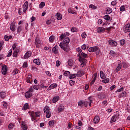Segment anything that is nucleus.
I'll return each instance as SVG.
<instances>
[{
    "mask_svg": "<svg viewBox=\"0 0 130 130\" xmlns=\"http://www.w3.org/2000/svg\"><path fill=\"white\" fill-rule=\"evenodd\" d=\"M56 67H59V66H60V61L57 60L56 63Z\"/></svg>",
    "mask_w": 130,
    "mask_h": 130,
    "instance_id": "13d9d810",
    "label": "nucleus"
},
{
    "mask_svg": "<svg viewBox=\"0 0 130 130\" xmlns=\"http://www.w3.org/2000/svg\"><path fill=\"white\" fill-rule=\"evenodd\" d=\"M81 48L82 49H83V50H85V49H86V45L84 44L81 46Z\"/></svg>",
    "mask_w": 130,
    "mask_h": 130,
    "instance_id": "774afa93",
    "label": "nucleus"
},
{
    "mask_svg": "<svg viewBox=\"0 0 130 130\" xmlns=\"http://www.w3.org/2000/svg\"><path fill=\"white\" fill-rule=\"evenodd\" d=\"M103 22V21H102V19H99L98 23L99 25H101V24H102Z\"/></svg>",
    "mask_w": 130,
    "mask_h": 130,
    "instance_id": "680f3d73",
    "label": "nucleus"
},
{
    "mask_svg": "<svg viewBox=\"0 0 130 130\" xmlns=\"http://www.w3.org/2000/svg\"><path fill=\"white\" fill-rule=\"evenodd\" d=\"M18 73H19V70H18L17 69H14L13 71V74L14 75H17V74H18Z\"/></svg>",
    "mask_w": 130,
    "mask_h": 130,
    "instance_id": "a19ab883",
    "label": "nucleus"
},
{
    "mask_svg": "<svg viewBox=\"0 0 130 130\" xmlns=\"http://www.w3.org/2000/svg\"><path fill=\"white\" fill-rule=\"evenodd\" d=\"M95 81H96V78H93V80L90 83V86H92V85H93V84H94V83H95Z\"/></svg>",
    "mask_w": 130,
    "mask_h": 130,
    "instance_id": "8fccbe9b",
    "label": "nucleus"
},
{
    "mask_svg": "<svg viewBox=\"0 0 130 130\" xmlns=\"http://www.w3.org/2000/svg\"><path fill=\"white\" fill-rule=\"evenodd\" d=\"M64 76L66 77H69V76H71V72L69 71H65L64 73Z\"/></svg>",
    "mask_w": 130,
    "mask_h": 130,
    "instance_id": "ea45409f",
    "label": "nucleus"
},
{
    "mask_svg": "<svg viewBox=\"0 0 130 130\" xmlns=\"http://www.w3.org/2000/svg\"><path fill=\"white\" fill-rule=\"evenodd\" d=\"M126 96V92L123 91L121 93V97H125Z\"/></svg>",
    "mask_w": 130,
    "mask_h": 130,
    "instance_id": "09e8293b",
    "label": "nucleus"
},
{
    "mask_svg": "<svg viewBox=\"0 0 130 130\" xmlns=\"http://www.w3.org/2000/svg\"><path fill=\"white\" fill-rule=\"evenodd\" d=\"M125 10V8L124 7V6H122L120 8V12H124Z\"/></svg>",
    "mask_w": 130,
    "mask_h": 130,
    "instance_id": "de8ad7c7",
    "label": "nucleus"
},
{
    "mask_svg": "<svg viewBox=\"0 0 130 130\" xmlns=\"http://www.w3.org/2000/svg\"><path fill=\"white\" fill-rule=\"evenodd\" d=\"M45 6V3L44 2H41L40 4L39 5V8L40 9H42L43 7Z\"/></svg>",
    "mask_w": 130,
    "mask_h": 130,
    "instance_id": "4c0bfd02",
    "label": "nucleus"
},
{
    "mask_svg": "<svg viewBox=\"0 0 130 130\" xmlns=\"http://www.w3.org/2000/svg\"><path fill=\"white\" fill-rule=\"evenodd\" d=\"M102 83H108L109 82V78H106V79H104L102 80Z\"/></svg>",
    "mask_w": 130,
    "mask_h": 130,
    "instance_id": "a18cd8bd",
    "label": "nucleus"
},
{
    "mask_svg": "<svg viewBox=\"0 0 130 130\" xmlns=\"http://www.w3.org/2000/svg\"><path fill=\"white\" fill-rule=\"evenodd\" d=\"M60 38L61 40H62L63 38H66V36H64V34H62L61 36H60Z\"/></svg>",
    "mask_w": 130,
    "mask_h": 130,
    "instance_id": "4d7b16f0",
    "label": "nucleus"
},
{
    "mask_svg": "<svg viewBox=\"0 0 130 130\" xmlns=\"http://www.w3.org/2000/svg\"><path fill=\"white\" fill-rule=\"evenodd\" d=\"M54 39H55V37L53 36H51L50 37L49 40L50 42H53V41H54Z\"/></svg>",
    "mask_w": 130,
    "mask_h": 130,
    "instance_id": "473e14b6",
    "label": "nucleus"
},
{
    "mask_svg": "<svg viewBox=\"0 0 130 130\" xmlns=\"http://www.w3.org/2000/svg\"><path fill=\"white\" fill-rule=\"evenodd\" d=\"M122 66H123V68H126L127 67V64L125 62H122Z\"/></svg>",
    "mask_w": 130,
    "mask_h": 130,
    "instance_id": "052dcab7",
    "label": "nucleus"
},
{
    "mask_svg": "<svg viewBox=\"0 0 130 130\" xmlns=\"http://www.w3.org/2000/svg\"><path fill=\"white\" fill-rule=\"evenodd\" d=\"M44 113H46V116L47 118H49V117L51 116V114L49 112V107L48 106H46L45 107L44 109Z\"/></svg>",
    "mask_w": 130,
    "mask_h": 130,
    "instance_id": "39448f33",
    "label": "nucleus"
},
{
    "mask_svg": "<svg viewBox=\"0 0 130 130\" xmlns=\"http://www.w3.org/2000/svg\"><path fill=\"white\" fill-rule=\"evenodd\" d=\"M22 30V26H19L17 28V31L18 32V33H20V32H21Z\"/></svg>",
    "mask_w": 130,
    "mask_h": 130,
    "instance_id": "49530a36",
    "label": "nucleus"
},
{
    "mask_svg": "<svg viewBox=\"0 0 130 130\" xmlns=\"http://www.w3.org/2000/svg\"><path fill=\"white\" fill-rule=\"evenodd\" d=\"M25 97L27 99L31 98L32 97V93L30 92L29 91H27L25 93Z\"/></svg>",
    "mask_w": 130,
    "mask_h": 130,
    "instance_id": "412c9836",
    "label": "nucleus"
},
{
    "mask_svg": "<svg viewBox=\"0 0 130 130\" xmlns=\"http://www.w3.org/2000/svg\"><path fill=\"white\" fill-rule=\"evenodd\" d=\"M83 104H84V102H83L82 101H80L78 102L79 106H81V105H83Z\"/></svg>",
    "mask_w": 130,
    "mask_h": 130,
    "instance_id": "e2e57ef3",
    "label": "nucleus"
},
{
    "mask_svg": "<svg viewBox=\"0 0 130 130\" xmlns=\"http://www.w3.org/2000/svg\"><path fill=\"white\" fill-rule=\"evenodd\" d=\"M49 124L50 126H53L54 125V121L53 120H51L49 122Z\"/></svg>",
    "mask_w": 130,
    "mask_h": 130,
    "instance_id": "37998d69",
    "label": "nucleus"
},
{
    "mask_svg": "<svg viewBox=\"0 0 130 130\" xmlns=\"http://www.w3.org/2000/svg\"><path fill=\"white\" fill-rule=\"evenodd\" d=\"M21 127L22 129L23 130H27L28 129V126H27V125L25 123V122H22L21 123Z\"/></svg>",
    "mask_w": 130,
    "mask_h": 130,
    "instance_id": "f3484780",
    "label": "nucleus"
},
{
    "mask_svg": "<svg viewBox=\"0 0 130 130\" xmlns=\"http://www.w3.org/2000/svg\"><path fill=\"white\" fill-rule=\"evenodd\" d=\"M12 54H13V51L12 50H10L8 52L7 57H10V56H11V55H12Z\"/></svg>",
    "mask_w": 130,
    "mask_h": 130,
    "instance_id": "c03bdc74",
    "label": "nucleus"
},
{
    "mask_svg": "<svg viewBox=\"0 0 130 130\" xmlns=\"http://www.w3.org/2000/svg\"><path fill=\"white\" fill-rule=\"evenodd\" d=\"M59 100V96L58 95H55L52 100L53 103H56L57 101H58Z\"/></svg>",
    "mask_w": 130,
    "mask_h": 130,
    "instance_id": "a211bd4d",
    "label": "nucleus"
},
{
    "mask_svg": "<svg viewBox=\"0 0 130 130\" xmlns=\"http://www.w3.org/2000/svg\"><path fill=\"white\" fill-rule=\"evenodd\" d=\"M56 18L57 20H61L62 19V15L59 13H57L56 14Z\"/></svg>",
    "mask_w": 130,
    "mask_h": 130,
    "instance_id": "6ab92c4d",
    "label": "nucleus"
},
{
    "mask_svg": "<svg viewBox=\"0 0 130 130\" xmlns=\"http://www.w3.org/2000/svg\"><path fill=\"white\" fill-rule=\"evenodd\" d=\"M100 120V118L99 117V116H95L93 120V123H95L96 124V123H98V122H99Z\"/></svg>",
    "mask_w": 130,
    "mask_h": 130,
    "instance_id": "dca6fc26",
    "label": "nucleus"
},
{
    "mask_svg": "<svg viewBox=\"0 0 130 130\" xmlns=\"http://www.w3.org/2000/svg\"><path fill=\"white\" fill-rule=\"evenodd\" d=\"M100 77L103 80H104V79L106 78V77H105V74L102 71L100 72Z\"/></svg>",
    "mask_w": 130,
    "mask_h": 130,
    "instance_id": "c85d7f7f",
    "label": "nucleus"
},
{
    "mask_svg": "<svg viewBox=\"0 0 130 130\" xmlns=\"http://www.w3.org/2000/svg\"><path fill=\"white\" fill-rule=\"evenodd\" d=\"M4 109H7L8 108V104L6 102H3V107Z\"/></svg>",
    "mask_w": 130,
    "mask_h": 130,
    "instance_id": "f704fd0d",
    "label": "nucleus"
},
{
    "mask_svg": "<svg viewBox=\"0 0 130 130\" xmlns=\"http://www.w3.org/2000/svg\"><path fill=\"white\" fill-rule=\"evenodd\" d=\"M121 67H122V65L121 64V63H119L118 64V66L116 70V73H117V72H119L120 70H121Z\"/></svg>",
    "mask_w": 130,
    "mask_h": 130,
    "instance_id": "4be33fe9",
    "label": "nucleus"
},
{
    "mask_svg": "<svg viewBox=\"0 0 130 130\" xmlns=\"http://www.w3.org/2000/svg\"><path fill=\"white\" fill-rule=\"evenodd\" d=\"M105 31V29L104 27H99L98 28V33H101L102 32H104Z\"/></svg>",
    "mask_w": 130,
    "mask_h": 130,
    "instance_id": "a878e982",
    "label": "nucleus"
},
{
    "mask_svg": "<svg viewBox=\"0 0 130 130\" xmlns=\"http://www.w3.org/2000/svg\"><path fill=\"white\" fill-rule=\"evenodd\" d=\"M110 55L112 56H117V54H116V53L114 52V51L111 50L110 52Z\"/></svg>",
    "mask_w": 130,
    "mask_h": 130,
    "instance_id": "2f4dec72",
    "label": "nucleus"
},
{
    "mask_svg": "<svg viewBox=\"0 0 130 130\" xmlns=\"http://www.w3.org/2000/svg\"><path fill=\"white\" fill-rule=\"evenodd\" d=\"M64 109V107L62 105H60L58 107V112H61Z\"/></svg>",
    "mask_w": 130,
    "mask_h": 130,
    "instance_id": "393cba45",
    "label": "nucleus"
},
{
    "mask_svg": "<svg viewBox=\"0 0 130 130\" xmlns=\"http://www.w3.org/2000/svg\"><path fill=\"white\" fill-rule=\"evenodd\" d=\"M104 18L105 20H106V21H109L110 20V16H109L108 15H107L104 16Z\"/></svg>",
    "mask_w": 130,
    "mask_h": 130,
    "instance_id": "58836bf2",
    "label": "nucleus"
},
{
    "mask_svg": "<svg viewBox=\"0 0 130 130\" xmlns=\"http://www.w3.org/2000/svg\"><path fill=\"white\" fill-rule=\"evenodd\" d=\"M77 30H78V28H77L73 27V28L71 29V32H77Z\"/></svg>",
    "mask_w": 130,
    "mask_h": 130,
    "instance_id": "3c124183",
    "label": "nucleus"
},
{
    "mask_svg": "<svg viewBox=\"0 0 130 130\" xmlns=\"http://www.w3.org/2000/svg\"><path fill=\"white\" fill-rule=\"evenodd\" d=\"M23 68H28L27 62H24L23 64Z\"/></svg>",
    "mask_w": 130,
    "mask_h": 130,
    "instance_id": "bf43d9fd",
    "label": "nucleus"
},
{
    "mask_svg": "<svg viewBox=\"0 0 130 130\" xmlns=\"http://www.w3.org/2000/svg\"><path fill=\"white\" fill-rule=\"evenodd\" d=\"M31 55H32V52L31 51H28L24 54V58L25 59L29 58V57H30V56H31Z\"/></svg>",
    "mask_w": 130,
    "mask_h": 130,
    "instance_id": "4468645a",
    "label": "nucleus"
},
{
    "mask_svg": "<svg viewBox=\"0 0 130 130\" xmlns=\"http://www.w3.org/2000/svg\"><path fill=\"white\" fill-rule=\"evenodd\" d=\"M78 56H79V60L80 62H81V65L83 64L85 66L86 63H87V59L82 57V56H81V53L78 54Z\"/></svg>",
    "mask_w": 130,
    "mask_h": 130,
    "instance_id": "423d86ee",
    "label": "nucleus"
},
{
    "mask_svg": "<svg viewBox=\"0 0 130 130\" xmlns=\"http://www.w3.org/2000/svg\"><path fill=\"white\" fill-rule=\"evenodd\" d=\"M77 76V74H73L71 75H70V76H69V78L70 79V80H73V79H75V78H76Z\"/></svg>",
    "mask_w": 130,
    "mask_h": 130,
    "instance_id": "7c9ffc66",
    "label": "nucleus"
},
{
    "mask_svg": "<svg viewBox=\"0 0 130 130\" xmlns=\"http://www.w3.org/2000/svg\"><path fill=\"white\" fill-rule=\"evenodd\" d=\"M69 83H70V85H71V86H73V85H74V84H75V81H73V80H70L69 81Z\"/></svg>",
    "mask_w": 130,
    "mask_h": 130,
    "instance_id": "69168bd1",
    "label": "nucleus"
},
{
    "mask_svg": "<svg viewBox=\"0 0 130 130\" xmlns=\"http://www.w3.org/2000/svg\"><path fill=\"white\" fill-rule=\"evenodd\" d=\"M81 37H82V38H86V37H87V34H86V32H83V34H82L81 35Z\"/></svg>",
    "mask_w": 130,
    "mask_h": 130,
    "instance_id": "603ef678",
    "label": "nucleus"
},
{
    "mask_svg": "<svg viewBox=\"0 0 130 130\" xmlns=\"http://www.w3.org/2000/svg\"><path fill=\"white\" fill-rule=\"evenodd\" d=\"M88 99L89 102H84L83 103L85 107H87L88 104L89 105V107H91V103H93V99L92 98V97L89 96Z\"/></svg>",
    "mask_w": 130,
    "mask_h": 130,
    "instance_id": "0eeeda50",
    "label": "nucleus"
},
{
    "mask_svg": "<svg viewBox=\"0 0 130 130\" xmlns=\"http://www.w3.org/2000/svg\"><path fill=\"white\" fill-rule=\"evenodd\" d=\"M89 9H92L93 10H96L97 9V7L95 6V5L93 4H91L89 6Z\"/></svg>",
    "mask_w": 130,
    "mask_h": 130,
    "instance_id": "e433bc0d",
    "label": "nucleus"
},
{
    "mask_svg": "<svg viewBox=\"0 0 130 130\" xmlns=\"http://www.w3.org/2000/svg\"><path fill=\"white\" fill-rule=\"evenodd\" d=\"M88 51H89V52H95L96 55H98L99 53H100V49H99V47L97 46L89 48Z\"/></svg>",
    "mask_w": 130,
    "mask_h": 130,
    "instance_id": "f03ea898",
    "label": "nucleus"
},
{
    "mask_svg": "<svg viewBox=\"0 0 130 130\" xmlns=\"http://www.w3.org/2000/svg\"><path fill=\"white\" fill-rule=\"evenodd\" d=\"M58 49H59V48L57 45H55L52 49V52L54 54H58Z\"/></svg>",
    "mask_w": 130,
    "mask_h": 130,
    "instance_id": "9b49d317",
    "label": "nucleus"
},
{
    "mask_svg": "<svg viewBox=\"0 0 130 130\" xmlns=\"http://www.w3.org/2000/svg\"><path fill=\"white\" fill-rule=\"evenodd\" d=\"M69 43H70V38H65L63 40V43H60L59 46L60 48L63 49L64 51L68 52L70 50V48L69 47Z\"/></svg>",
    "mask_w": 130,
    "mask_h": 130,
    "instance_id": "f257e3e1",
    "label": "nucleus"
},
{
    "mask_svg": "<svg viewBox=\"0 0 130 130\" xmlns=\"http://www.w3.org/2000/svg\"><path fill=\"white\" fill-rule=\"evenodd\" d=\"M2 73L4 76H6V75H7L8 73V69L7 68V66L4 65L3 67H2Z\"/></svg>",
    "mask_w": 130,
    "mask_h": 130,
    "instance_id": "9d476101",
    "label": "nucleus"
},
{
    "mask_svg": "<svg viewBox=\"0 0 130 130\" xmlns=\"http://www.w3.org/2000/svg\"><path fill=\"white\" fill-rule=\"evenodd\" d=\"M34 62L38 66H40V60L39 59H35L34 60Z\"/></svg>",
    "mask_w": 130,
    "mask_h": 130,
    "instance_id": "cd10ccee",
    "label": "nucleus"
},
{
    "mask_svg": "<svg viewBox=\"0 0 130 130\" xmlns=\"http://www.w3.org/2000/svg\"><path fill=\"white\" fill-rule=\"evenodd\" d=\"M9 129H12V128H13V127H14V125H13V124L10 123L9 126H8Z\"/></svg>",
    "mask_w": 130,
    "mask_h": 130,
    "instance_id": "6e6d98bb",
    "label": "nucleus"
},
{
    "mask_svg": "<svg viewBox=\"0 0 130 130\" xmlns=\"http://www.w3.org/2000/svg\"><path fill=\"white\" fill-rule=\"evenodd\" d=\"M28 108H29V105L28 104V103H26L24 105L22 109H24V110H27Z\"/></svg>",
    "mask_w": 130,
    "mask_h": 130,
    "instance_id": "c756f323",
    "label": "nucleus"
},
{
    "mask_svg": "<svg viewBox=\"0 0 130 130\" xmlns=\"http://www.w3.org/2000/svg\"><path fill=\"white\" fill-rule=\"evenodd\" d=\"M4 44V42H0V51H2L3 49V45Z\"/></svg>",
    "mask_w": 130,
    "mask_h": 130,
    "instance_id": "5fc2aeb1",
    "label": "nucleus"
},
{
    "mask_svg": "<svg viewBox=\"0 0 130 130\" xmlns=\"http://www.w3.org/2000/svg\"><path fill=\"white\" fill-rule=\"evenodd\" d=\"M12 48L14 51L13 53V57H17L18 56V53H19V49L17 48V44H14V45L12 46Z\"/></svg>",
    "mask_w": 130,
    "mask_h": 130,
    "instance_id": "7ed1b4c3",
    "label": "nucleus"
},
{
    "mask_svg": "<svg viewBox=\"0 0 130 130\" xmlns=\"http://www.w3.org/2000/svg\"><path fill=\"white\" fill-rule=\"evenodd\" d=\"M40 112H37L36 113H31L30 116L31 117V120L33 121L36 119V117H39L40 116Z\"/></svg>",
    "mask_w": 130,
    "mask_h": 130,
    "instance_id": "20e7f679",
    "label": "nucleus"
},
{
    "mask_svg": "<svg viewBox=\"0 0 130 130\" xmlns=\"http://www.w3.org/2000/svg\"><path fill=\"white\" fill-rule=\"evenodd\" d=\"M29 7V3L28 1H26L24 3L23 6V13H26L28 10V7Z\"/></svg>",
    "mask_w": 130,
    "mask_h": 130,
    "instance_id": "1a4fd4ad",
    "label": "nucleus"
},
{
    "mask_svg": "<svg viewBox=\"0 0 130 130\" xmlns=\"http://www.w3.org/2000/svg\"><path fill=\"white\" fill-rule=\"evenodd\" d=\"M10 30L12 31V32H15L16 31V24H15V22H12L10 25Z\"/></svg>",
    "mask_w": 130,
    "mask_h": 130,
    "instance_id": "2eb2a0df",
    "label": "nucleus"
},
{
    "mask_svg": "<svg viewBox=\"0 0 130 130\" xmlns=\"http://www.w3.org/2000/svg\"><path fill=\"white\" fill-rule=\"evenodd\" d=\"M0 96L2 99H5L7 96V93L5 92H0Z\"/></svg>",
    "mask_w": 130,
    "mask_h": 130,
    "instance_id": "aec40b11",
    "label": "nucleus"
},
{
    "mask_svg": "<svg viewBox=\"0 0 130 130\" xmlns=\"http://www.w3.org/2000/svg\"><path fill=\"white\" fill-rule=\"evenodd\" d=\"M57 87V84H51L48 88V90H51V89H54V88Z\"/></svg>",
    "mask_w": 130,
    "mask_h": 130,
    "instance_id": "b1692460",
    "label": "nucleus"
},
{
    "mask_svg": "<svg viewBox=\"0 0 130 130\" xmlns=\"http://www.w3.org/2000/svg\"><path fill=\"white\" fill-rule=\"evenodd\" d=\"M116 121V116H113L112 118L111 121H110V123H113V122H115Z\"/></svg>",
    "mask_w": 130,
    "mask_h": 130,
    "instance_id": "bb28decb",
    "label": "nucleus"
},
{
    "mask_svg": "<svg viewBox=\"0 0 130 130\" xmlns=\"http://www.w3.org/2000/svg\"><path fill=\"white\" fill-rule=\"evenodd\" d=\"M35 44L36 47H40V46H41V40H40L39 37L36 38Z\"/></svg>",
    "mask_w": 130,
    "mask_h": 130,
    "instance_id": "6e6552de",
    "label": "nucleus"
},
{
    "mask_svg": "<svg viewBox=\"0 0 130 130\" xmlns=\"http://www.w3.org/2000/svg\"><path fill=\"white\" fill-rule=\"evenodd\" d=\"M112 13V9L111 8H108L107 10V14L109 15V14H111Z\"/></svg>",
    "mask_w": 130,
    "mask_h": 130,
    "instance_id": "c9c22d12",
    "label": "nucleus"
},
{
    "mask_svg": "<svg viewBox=\"0 0 130 130\" xmlns=\"http://www.w3.org/2000/svg\"><path fill=\"white\" fill-rule=\"evenodd\" d=\"M80 55H81V56H82L83 57H87V54L84 53V52H82L81 54H80Z\"/></svg>",
    "mask_w": 130,
    "mask_h": 130,
    "instance_id": "864d4df0",
    "label": "nucleus"
},
{
    "mask_svg": "<svg viewBox=\"0 0 130 130\" xmlns=\"http://www.w3.org/2000/svg\"><path fill=\"white\" fill-rule=\"evenodd\" d=\"M124 88L123 87H121V88L118 89L117 91V92H122V91H123Z\"/></svg>",
    "mask_w": 130,
    "mask_h": 130,
    "instance_id": "338daca9",
    "label": "nucleus"
},
{
    "mask_svg": "<svg viewBox=\"0 0 130 130\" xmlns=\"http://www.w3.org/2000/svg\"><path fill=\"white\" fill-rule=\"evenodd\" d=\"M73 64H74V61H73V60L72 59H69L68 60V65L70 67H72L73 66Z\"/></svg>",
    "mask_w": 130,
    "mask_h": 130,
    "instance_id": "72a5a7b5",
    "label": "nucleus"
},
{
    "mask_svg": "<svg viewBox=\"0 0 130 130\" xmlns=\"http://www.w3.org/2000/svg\"><path fill=\"white\" fill-rule=\"evenodd\" d=\"M123 30L125 33H126V32H130V23L125 25L123 27Z\"/></svg>",
    "mask_w": 130,
    "mask_h": 130,
    "instance_id": "f8f14e48",
    "label": "nucleus"
},
{
    "mask_svg": "<svg viewBox=\"0 0 130 130\" xmlns=\"http://www.w3.org/2000/svg\"><path fill=\"white\" fill-rule=\"evenodd\" d=\"M4 38H5V40L6 41H9V36H5Z\"/></svg>",
    "mask_w": 130,
    "mask_h": 130,
    "instance_id": "0e129e2a",
    "label": "nucleus"
},
{
    "mask_svg": "<svg viewBox=\"0 0 130 130\" xmlns=\"http://www.w3.org/2000/svg\"><path fill=\"white\" fill-rule=\"evenodd\" d=\"M77 77H81L84 75V72L80 70L77 72V74H76Z\"/></svg>",
    "mask_w": 130,
    "mask_h": 130,
    "instance_id": "5701e85b",
    "label": "nucleus"
},
{
    "mask_svg": "<svg viewBox=\"0 0 130 130\" xmlns=\"http://www.w3.org/2000/svg\"><path fill=\"white\" fill-rule=\"evenodd\" d=\"M125 44V41L124 40V39L121 40L120 41V45H122V46L124 45Z\"/></svg>",
    "mask_w": 130,
    "mask_h": 130,
    "instance_id": "79ce46f5",
    "label": "nucleus"
},
{
    "mask_svg": "<svg viewBox=\"0 0 130 130\" xmlns=\"http://www.w3.org/2000/svg\"><path fill=\"white\" fill-rule=\"evenodd\" d=\"M109 44L111 45V46H117V42L114 40H110L108 41Z\"/></svg>",
    "mask_w": 130,
    "mask_h": 130,
    "instance_id": "ddd939ff",
    "label": "nucleus"
}]
</instances>
